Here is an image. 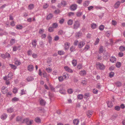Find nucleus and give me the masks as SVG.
I'll return each instance as SVG.
<instances>
[{"label":"nucleus","mask_w":125,"mask_h":125,"mask_svg":"<svg viewBox=\"0 0 125 125\" xmlns=\"http://www.w3.org/2000/svg\"><path fill=\"white\" fill-rule=\"evenodd\" d=\"M33 122L32 120H30L28 118H26L23 120V123H26L27 125H31Z\"/></svg>","instance_id":"f257e3e1"},{"label":"nucleus","mask_w":125,"mask_h":125,"mask_svg":"<svg viewBox=\"0 0 125 125\" xmlns=\"http://www.w3.org/2000/svg\"><path fill=\"white\" fill-rule=\"evenodd\" d=\"M80 23L78 21H75L73 25V29L75 30L77 29L80 26Z\"/></svg>","instance_id":"f03ea898"},{"label":"nucleus","mask_w":125,"mask_h":125,"mask_svg":"<svg viewBox=\"0 0 125 125\" xmlns=\"http://www.w3.org/2000/svg\"><path fill=\"white\" fill-rule=\"evenodd\" d=\"M96 65L97 68L100 70H103L105 68V66L102 63L98 62Z\"/></svg>","instance_id":"7ed1b4c3"},{"label":"nucleus","mask_w":125,"mask_h":125,"mask_svg":"<svg viewBox=\"0 0 125 125\" xmlns=\"http://www.w3.org/2000/svg\"><path fill=\"white\" fill-rule=\"evenodd\" d=\"M77 8V5L76 4H74L71 5L70 9L71 10L73 11L75 10Z\"/></svg>","instance_id":"20e7f679"},{"label":"nucleus","mask_w":125,"mask_h":125,"mask_svg":"<svg viewBox=\"0 0 125 125\" xmlns=\"http://www.w3.org/2000/svg\"><path fill=\"white\" fill-rule=\"evenodd\" d=\"M1 92L3 94H5L7 92V89L6 87L3 86L1 88Z\"/></svg>","instance_id":"39448f33"},{"label":"nucleus","mask_w":125,"mask_h":125,"mask_svg":"<svg viewBox=\"0 0 125 125\" xmlns=\"http://www.w3.org/2000/svg\"><path fill=\"white\" fill-rule=\"evenodd\" d=\"M64 69L66 71L72 73L73 72V70L68 66H65Z\"/></svg>","instance_id":"423d86ee"},{"label":"nucleus","mask_w":125,"mask_h":125,"mask_svg":"<svg viewBox=\"0 0 125 125\" xmlns=\"http://www.w3.org/2000/svg\"><path fill=\"white\" fill-rule=\"evenodd\" d=\"M70 46V43L68 42L65 43L64 44V48L65 50H67L68 49Z\"/></svg>","instance_id":"0eeeda50"},{"label":"nucleus","mask_w":125,"mask_h":125,"mask_svg":"<svg viewBox=\"0 0 125 125\" xmlns=\"http://www.w3.org/2000/svg\"><path fill=\"white\" fill-rule=\"evenodd\" d=\"M85 44V43L83 42H81L79 43L78 45V47L79 48L82 47Z\"/></svg>","instance_id":"6e6552de"},{"label":"nucleus","mask_w":125,"mask_h":125,"mask_svg":"<svg viewBox=\"0 0 125 125\" xmlns=\"http://www.w3.org/2000/svg\"><path fill=\"white\" fill-rule=\"evenodd\" d=\"M104 57L105 60H107L110 56V55L107 52H105L104 54Z\"/></svg>","instance_id":"1a4fd4ad"},{"label":"nucleus","mask_w":125,"mask_h":125,"mask_svg":"<svg viewBox=\"0 0 125 125\" xmlns=\"http://www.w3.org/2000/svg\"><path fill=\"white\" fill-rule=\"evenodd\" d=\"M27 68L29 71L31 72L33 70L34 67L32 65L30 64L28 66Z\"/></svg>","instance_id":"9d476101"},{"label":"nucleus","mask_w":125,"mask_h":125,"mask_svg":"<svg viewBox=\"0 0 125 125\" xmlns=\"http://www.w3.org/2000/svg\"><path fill=\"white\" fill-rule=\"evenodd\" d=\"M116 60V58L115 57L112 56L110 58V61L112 63L115 62Z\"/></svg>","instance_id":"9b49d317"},{"label":"nucleus","mask_w":125,"mask_h":125,"mask_svg":"<svg viewBox=\"0 0 125 125\" xmlns=\"http://www.w3.org/2000/svg\"><path fill=\"white\" fill-rule=\"evenodd\" d=\"M120 4V2L118 1L116 2L114 5V7L115 9L117 8L119 6Z\"/></svg>","instance_id":"f8f14e48"},{"label":"nucleus","mask_w":125,"mask_h":125,"mask_svg":"<svg viewBox=\"0 0 125 125\" xmlns=\"http://www.w3.org/2000/svg\"><path fill=\"white\" fill-rule=\"evenodd\" d=\"M53 16V15L51 13H49L47 16L46 19L47 20H49L52 18Z\"/></svg>","instance_id":"ddd939ff"},{"label":"nucleus","mask_w":125,"mask_h":125,"mask_svg":"<svg viewBox=\"0 0 125 125\" xmlns=\"http://www.w3.org/2000/svg\"><path fill=\"white\" fill-rule=\"evenodd\" d=\"M62 76L64 79H67L69 77V76L67 73H64L62 75Z\"/></svg>","instance_id":"4468645a"},{"label":"nucleus","mask_w":125,"mask_h":125,"mask_svg":"<svg viewBox=\"0 0 125 125\" xmlns=\"http://www.w3.org/2000/svg\"><path fill=\"white\" fill-rule=\"evenodd\" d=\"M86 71L84 70H83L80 71L79 73V74L81 76H84L86 74Z\"/></svg>","instance_id":"2eb2a0df"},{"label":"nucleus","mask_w":125,"mask_h":125,"mask_svg":"<svg viewBox=\"0 0 125 125\" xmlns=\"http://www.w3.org/2000/svg\"><path fill=\"white\" fill-rule=\"evenodd\" d=\"M59 92L61 93V94H66L65 90L63 89L62 88L61 89H60L59 90Z\"/></svg>","instance_id":"dca6fc26"},{"label":"nucleus","mask_w":125,"mask_h":125,"mask_svg":"<svg viewBox=\"0 0 125 125\" xmlns=\"http://www.w3.org/2000/svg\"><path fill=\"white\" fill-rule=\"evenodd\" d=\"M88 117L89 118L91 117L93 114V113L91 111H88L86 113Z\"/></svg>","instance_id":"f3484780"},{"label":"nucleus","mask_w":125,"mask_h":125,"mask_svg":"<svg viewBox=\"0 0 125 125\" xmlns=\"http://www.w3.org/2000/svg\"><path fill=\"white\" fill-rule=\"evenodd\" d=\"M40 104L42 105H45V104L46 102L43 99H42L40 101Z\"/></svg>","instance_id":"a211bd4d"},{"label":"nucleus","mask_w":125,"mask_h":125,"mask_svg":"<svg viewBox=\"0 0 125 125\" xmlns=\"http://www.w3.org/2000/svg\"><path fill=\"white\" fill-rule=\"evenodd\" d=\"M79 121V120L78 119H75L73 120V123L75 125H77L78 124Z\"/></svg>","instance_id":"6ab92c4d"},{"label":"nucleus","mask_w":125,"mask_h":125,"mask_svg":"<svg viewBox=\"0 0 125 125\" xmlns=\"http://www.w3.org/2000/svg\"><path fill=\"white\" fill-rule=\"evenodd\" d=\"M90 3V1H85L83 3V5L85 7H87L88 6Z\"/></svg>","instance_id":"aec40b11"},{"label":"nucleus","mask_w":125,"mask_h":125,"mask_svg":"<svg viewBox=\"0 0 125 125\" xmlns=\"http://www.w3.org/2000/svg\"><path fill=\"white\" fill-rule=\"evenodd\" d=\"M7 115L6 114H4L2 115L1 116V119L4 120L7 117Z\"/></svg>","instance_id":"412c9836"},{"label":"nucleus","mask_w":125,"mask_h":125,"mask_svg":"<svg viewBox=\"0 0 125 125\" xmlns=\"http://www.w3.org/2000/svg\"><path fill=\"white\" fill-rule=\"evenodd\" d=\"M32 47L34 48H35L37 44L36 40H34L32 42Z\"/></svg>","instance_id":"4be33fe9"},{"label":"nucleus","mask_w":125,"mask_h":125,"mask_svg":"<svg viewBox=\"0 0 125 125\" xmlns=\"http://www.w3.org/2000/svg\"><path fill=\"white\" fill-rule=\"evenodd\" d=\"M22 118L21 117L18 116L16 117V120L17 121L22 122Z\"/></svg>","instance_id":"5701e85b"},{"label":"nucleus","mask_w":125,"mask_h":125,"mask_svg":"<svg viewBox=\"0 0 125 125\" xmlns=\"http://www.w3.org/2000/svg\"><path fill=\"white\" fill-rule=\"evenodd\" d=\"M13 74L12 73H9L7 77L9 78V79H10L13 78Z\"/></svg>","instance_id":"b1692460"},{"label":"nucleus","mask_w":125,"mask_h":125,"mask_svg":"<svg viewBox=\"0 0 125 125\" xmlns=\"http://www.w3.org/2000/svg\"><path fill=\"white\" fill-rule=\"evenodd\" d=\"M34 7L33 4H31L29 5L28 6V8L30 10H32L33 9Z\"/></svg>","instance_id":"393cba45"},{"label":"nucleus","mask_w":125,"mask_h":125,"mask_svg":"<svg viewBox=\"0 0 125 125\" xmlns=\"http://www.w3.org/2000/svg\"><path fill=\"white\" fill-rule=\"evenodd\" d=\"M97 26L96 24L93 23L91 24V26L92 29H95Z\"/></svg>","instance_id":"a878e982"},{"label":"nucleus","mask_w":125,"mask_h":125,"mask_svg":"<svg viewBox=\"0 0 125 125\" xmlns=\"http://www.w3.org/2000/svg\"><path fill=\"white\" fill-rule=\"evenodd\" d=\"M15 63L16 65L17 66H18L21 64V62L19 60H17L15 61Z\"/></svg>","instance_id":"bb28decb"},{"label":"nucleus","mask_w":125,"mask_h":125,"mask_svg":"<svg viewBox=\"0 0 125 125\" xmlns=\"http://www.w3.org/2000/svg\"><path fill=\"white\" fill-rule=\"evenodd\" d=\"M20 47V46L16 47V46L13 47V51H16Z\"/></svg>","instance_id":"cd10ccee"},{"label":"nucleus","mask_w":125,"mask_h":125,"mask_svg":"<svg viewBox=\"0 0 125 125\" xmlns=\"http://www.w3.org/2000/svg\"><path fill=\"white\" fill-rule=\"evenodd\" d=\"M104 51L103 47L101 46L99 49V52L100 53H102Z\"/></svg>","instance_id":"c85d7f7f"},{"label":"nucleus","mask_w":125,"mask_h":125,"mask_svg":"<svg viewBox=\"0 0 125 125\" xmlns=\"http://www.w3.org/2000/svg\"><path fill=\"white\" fill-rule=\"evenodd\" d=\"M72 63L74 66H76L77 63L76 60H73L72 61Z\"/></svg>","instance_id":"c756f323"},{"label":"nucleus","mask_w":125,"mask_h":125,"mask_svg":"<svg viewBox=\"0 0 125 125\" xmlns=\"http://www.w3.org/2000/svg\"><path fill=\"white\" fill-rule=\"evenodd\" d=\"M9 65L11 68L14 70L15 69L17 68V67L16 66L12 64H10Z\"/></svg>","instance_id":"7c9ffc66"},{"label":"nucleus","mask_w":125,"mask_h":125,"mask_svg":"<svg viewBox=\"0 0 125 125\" xmlns=\"http://www.w3.org/2000/svg\"><path fill=\"white\" fill-rule=\"evenodd\" d=\"M121 63L119 62H117L116 64V67L119 68L121 66Z\"/></svg>","instance_id":"2f4dec72"},{"label":"nucleus","mask_w":125,"mask_h":125,"mask_svg":"<svg viewBox=\"0 0 125 125\" xmlns=\"http://www.w3.org/2000/svg\"><path fill=\"white\" fill-rule=\"evenodd\" d=\"M119 49L120 51H123L125 50V47L123 46H121L120 47Z\"/></svg>","instance_id":"473e14b6"},{"label":"nucleus","mask_w":125,"mask_h":125,"mask_svg":"<svg viewBox=\"0 0 125 125\" xmlns=\"http://www.w3.org/2000/svg\"><path fill=\"white\" fill-rule=\"evenodd\" d=\"M15 42V40L13 39H11L10 41V43L11 45L13 44Z\"/></svg>","instance_id":"72a5a7b5"},{"label":"nucleus","mask_w":125,"mask_h":125,"mask_svg":"<svg viewBox=\"0 0 125 125\" xmlns=\"http://www.w3.org/2000/svg\"><path fill=\"white\" fill-rule=\"evenodd\" d=\"M23 26L20 25H17L16 26V29L18 30L21 29L22 28Z\"/></svg>","instance_id":"f704fd0d"},{"label":"nucleus","mask_w":125,"mask_h":125,"mask_svg":"<svg viewBox=\"0 0 125 125\" xmlns=\"http://www.w3.org/2000/svg\"><path fill=\"white\" fill-rule=\"evenodd\" d=\"M77 97L78 99L81 100L83 98V95L82 94H79L78 95Z\"/></svg>","instance_id":"c9c22d12"},{"label":"nucleus","mask_w":125,"mask_h":125,"mask_svg":"<svg viewBox=\"0 0 125 125\" xmlns=\"http://www.w3.org/2000/svg\"><path fill=\"white\" fill-rule=\"evenodd\" d=\"M27 80L28 81L30 82L33 80V78L31 76H29L27 77Z\"/></svg>","instance_id":"e433bc0d"},{"label":"nucleus","mask_w":125,"mask_h":125,"mask_svg":"<svg viewBox=\"0 0 125 125\" xmlns=\"http://www.w3.org/2000/svg\"><path fill=\"white\" fill-rule=\"evenodd\" d=\"M115 83L116 85L118 87H120L122 85L121 83L119 81L116 82Z\"/></svg>","instance_id":"4c0bfd02"},{"label":"nucleus","mask_w":125,"mask_h":125,"mask_svg":"<svg viewBox=\"0 0 125 125\" xmlns=\"http://www.w3.org/2000/svg\"><path fill=\"white\" fill-rule=\"evenodd\" d=\"M13 111V109L12 107H10L7 110V112L10 113H12Z\"/></svg>","instance_id":"58836bf2"},{"label":"nucleus","mask_w":125,"mask_h":125,"mask_svg":"<svg viewBox=\"0 0 125 125\" xmlns=\"http://www.w3.org/2000/svg\"><path fill=\"white\" fill-rule=\"evenodd\" d=\"M114 75V72H112L109 73V76L110 78H112L113 77Z\"/></svg>","instance_id":"ea45409f"},{"label":"nucleus","mask_w":125,"mask_h":125,"mask_svg":"<svg viewBox=\"0 0 125 125\" xmlns=\"http://www.w3.org/2000/svg\"><path fill=\"white\" fill-rule=\"evenodd\" d=\"M90 47L89 45L87 44L86 45L84 49V50H85V51L89 49L90 48Z\"/></svg>","instance_id":"a19ab883"},{"label":"nucleus","mask_w":125,"mask_h":125,"mask_svg":"<svg viewBox=\"0 0 125 125\" xmlns=\"http://www.w3.org/2000/svg\"><path fill=\"white\" fill-rule=\"evenodd\" d=\"M19 99L16 97H15L12 99V102H16L19 101Z\"/></svg>","instance_id":"79ce46f5"},{"label":"nucleus","mask_w":125,"mask_h":125,"mask_svg":"<svg viewBox=\"0 0 125 125\" xmlns=\"http://www.w3.org/2000/svg\"><path fill=\"white\" fill-rule=\"evenodd\" d=\"M104 28V26L102 25H101L99 26V29L101 31H103Z\"/></svg>","instance_id":"37998d69"},{"label":"nucleus","mask_w":125,"mask_h":125,"mask_svg":"<svg viewBox=\"0 0 125 125\" xmlns=\"http://www.w3.org/2000/svg\"><path fill=\"white\" fill-rule=\"evenodd\" d=\"M52 27L53 28H56L58 26L57 24L56 23H53L52 25Z\"/></svg>","instance_id":"c03bdc74"},{"label":"nucleus","mask_w":125,"mask_h":125,"mask_svg":"<svg viewBox=\"0 0 125 125\" xmlns=\"http://www.w3.org/2000/svg\"><path fill=\"white\" fill-rule=\"evenodd\" d=\"M73 23V21L71 20H69L68 22V25H71Z\"/></svg>","instance_id":"a18cd8bd"},{"label":"nucleus","mask_w":125,"mask_h":125,"mask_svg":"<svg viewBox=\"0 0 125 125\" xmlns=\"http://www.w3.org/2000/svg\"><path fill=\"white\" fill-rule=\"evenodd\" d=\"M40 46L42 48L44 47V43H43L42 41H41L39 43Z\"/></svg>","instance_id":"49530a36"},{"label":"nucleus","mask_w":125,"mask_h":125,"mask_svg":"<svg viewBox=\"0 0 125 125\" xmlns=\"http://www.w3.org/2000/svg\"><path fill=\"white\" fill-rule=\"evenodd\" d=\"M53 28L52 27H49L48 30L49 32H52L53 31Z\"/></svg>","instance_id":"de8ad7c7"},{"label":"nucleus","mask_w":125,"mask_h":125,"mask_svg":"<svg viewBox=\"0 0 125 125\" xmlns=\"http://www.w3.org/2000/svg\"><path fill=\"white\" fill-rule=\"evenodd\" d=\"M60 82H62L63 81L64 79L63 76H61L59 77L58 78Z\"/></svg>","instance_id":"09e8293b"},{"label":"nucleus","mask_w":125,"mask_h":125,"mask_svg":"<svg viewBox=\"0 0 125 125\" xmlns=\"http://www.w3.org/2000/svg\"><path fill=\"white\" fill-rule=\"evenodd\" d=\"M83 66L82 64H79L77 66V68L78 69H81L82 68Z\"/></svg>","instance_id":"8fccbe9b"},{"label":"nucleus","mask_w":125,"mask_h":125,"mask_svg":"<svg viewBox=\"0 0 125 125\" xmlns=\"http://www.w3.org/2000/svg\"><path fill=\"white\" fill-rule=\"evenodd\" d=\"M18 91V89L15 87L13 89V92L14 94H16L17 93Z\"/></svg>","instance_id":"3c124183"},{"label":"nucleus","mask_w":125,"mask_h":125,"mask_svg":"<svg viewBox=\"0 0 125 125\" xmlns=\"http://www.w3.org/2000/svg\"><path fill=\"white\" fill-rule=\"evenodd\" d=\"M83 14V13L82 12H78L76 13V16L77 17H80Z\"/></svg>","instance_id":"603ef678"},{"label":"nucleus","mask_w":125,"mask_h":125,"mask_svg":"<svg viewBox=\"0 0 125 125\" xmlns=\"http://www.w3.org/2000/svg\"><path fill=\"white\" fill-rule=\"evenodd\" d=\"M44 31V30L43 29H40L39 30V33L40 34H42Z\"/></svg>","instance_id":"864d4df0"},{"label":"nucleus","mask_w":125,"mask_h":125,"mask_svg":"<svg viewBox=\"0 0 125 125\" xmlns=\"http://www.w3.org/2000/svg\"><path fill=\"white\" fill-rule=\"evenodd\" d=\"M84 96L85 97H84L85 98H87L89 97L90 96V95L89 93H86L85 94Z\"/></svg>","instance_id":"5fc2aeb1"},{"label":"nucleus","mask_w":125,"mask_h":125,"mask_svg":"<svg viewBox=\"0 0 125 125\" xmlns=\"http://www.w3.org/2000/svg\"><path fill=\"white\" fill-rule=\"evenodd\" d=\"M58 53L59 55H61L64 54V52L62 51H59L58 52Z\"/></svg>","instance_id":"6e6d98bb"},{"label":"nucleus","mask_w":125,"mask_h":125,"mask_svg":"<svg viewBox=\"0 0 125 125\" xmlns=\"http://www.w3.org/2000/svg\"><path fill=\"white\" fill-rule=\"evenodd\" d=\"M107 105L109 107H111L113 106V104L111 102H109Z\"/></svg>","instance_id":"4d7b16f0"},{"label":"nucleus","mask_w":125,"mask_h":125,"mask_svg":"<svg viewBox=\"0 0 125 125\" xmlns=\"http://www.w3.org/2000/svg\"><path fill=\"white\" fill-rule=\"evenodd\" d=\"M81 35V33L79 32L76 33V38H78Z\"/></svg>","instance_id":"13d9d810"},{"label":"nucleus","mask_w":125,"mask_h":125,"mask_svg":"<svg viewBox=\"0 0 125 125\" xmlns=\"http://www.w3.org/2000/svg\"><path fill=\"white\" fill-rule=\"evenodd\" d=\"M120 107L118 106H116L115 107V109L117 111H119L120 110Z\"/></svg>","instance_id":"bf43d9fd"},{"label":"nucleus","mask_w":125,"mask_h":125,"mask_svg":"<svg viewBox=\"0 0 125 125\" xmlns=\"http://www.w3.org/2000/svg\"><path fill=\"white\" fill-rule=\"evenodd\" d=\"M64 34V32L62 30H60L58 32V34L59 35H62Z\"/></svg>","instance_id":"052dcab7"},{"label":"nucleus","mask_w":125,"mask_h":125,"mask_svg":"<svg viewBox=\"0 0 125 125\" xmlns=\"http://www.w3.org/2000/svg\"><path fill=\"white\" fill-rule=\"evenodd\" d=\"M35 121L37 122H40L41 120L38 117L36 118L35 119Z\"/></svg>","instance_id":"680f3d73"},{"label":"nucleus","mask_w":125,"mask_h":125,"mask_svg":"<svg viewBox=\"0 0 125 125\" xmlns=\"http://www.w3.org/2000/svg\"><path fill=\"white\" fill-rule=\"evenodd\" d=\"M49 6L48 5L47 3H45L43 6V8L44 9H46Z\"/></svg>","instance_id":"e2e57ef3"},{"label":"nucleus","mask_w":125,"mask_h":125,"mask_svg":"<svg viewBox=\"0 0 125 125\" xmlns=\"http://www.w3.org/2000/svg\"><path fill=\"white\" fill-rule=\"evenodd\" d=\"M5 55L6 58H10V54L7 52L6 53Z\"/></svg>","instance_id":"0e129e2a"},{"label":"nucleus","mask_w":125,"mask_h":125,"mask_svg":"<svg viewBox=\"0 0 125 125\" xmlns=\"http://www.w3.org/2000/svg\"><path fill=\"white\" fill-rule=\"evenodd\" d=\"M99 41L100 40L98 38H97L95 41V43H94L95 45L97 44L99 42Z\"/></svg>","instance_id":"69168bd1"},{"label":"nucleus","mask_w":125,"mask_h":125,"mask_svg":"<svg viewBox=\"0 0 125 125\" xmlns=\"http://www.w3.org/2000/svg\"><path fill=\"white\" fill-rule=\"evenodd\" d=\"M117 116V115H114L112 116L111 118V119L112 120H114L115 119H116Z\"/></svg>","instance_id":"338daca9"},{"label":"nucleus","mask_w":125,"mask_h":125,"mask_svg":"<svg viewBox=\"0 0 125 125\" xmlns=\"http://www.w3.org/2000/svg\"><path fill=\"white\" fill-rule=\"evenodd\" d=\"M68 92L70 94H71L73 92V90L71 89H70L68 90Z\"/></svg>","instance_id":"774afa93"}]
</instances>
